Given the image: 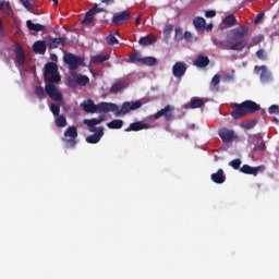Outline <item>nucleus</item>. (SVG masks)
I'll use <instances>...</instances> for the list:
<instances>
[{"label":"nucleus","mask_w":279,"mask_h":279,"mask_svg":"<svg viewBox=\"0 0 279 279\" xmlns=\"http://www.w3.org/2000/svg\"><path fill=\"white\" fill-rule=\"evenodd\" d=\"M142 64L146 66H156L158 64V59L154 57H145L142 59Z\"/></svg>","instance_id":"473e14b6"},{"label":"nucleus","mask_w":279,"mask_h":279,"mask_svg":"<svg viewBox=\"0 0 279 279\" xmlns=\"http://www.w3.org/2000/svg\"><path fill=\"white\" fill-rule=\"evenodd\" d=\"M211 181L215 182V184H223V182H226V174L223 173V169H218L216 173H213Z\"/></svg>","instance_id":"5701e85b"},{"label":"nucleus","mask_w":279,"mask_h":279,"mask_svg":"<svg viewBox=\"0 0 279 279\" xmlns=\"http://www.w3.org/2000/svg\"><path fill=\"white\" fill-rule=\"evenodd\" d=\"M204 106V100L202 98H192L190 101V108L195 109V108H202Z\"/></svg>","instance_id":"72a5a7b5"},{"label":"nucleus","mask_w":279,"mask_h":279,"mask_svg":"<svg viewBox=\"0 0 279 279\" xmlns=\"http://www.w3.org/2000/svg\"><path fill=\"white\" fill-rule=\"evenodd\" d=\"M171 32H173V25H168L163 29V34H167V35L171 34Z\"/></svg>","instance_id":"603ef678"},{"label":"nucleus","mask_w":279,"mask_h":279,"mask_svg":"<svg viewBox=\"0 0 279 279\" xmlns=\"http://www.w3.org/2000/svg\"><path fill=\"white\" fill-rule=\"evenodd\" d=\"M123 88H124L123 83L117 82V83H114V84L110 87V93H112L113 95H116L117 93H121V90H123Z\"/></svg>","instance_id":"f704fd0d"},{"label":"nucleus","mask_w":279,"mask_h":279,"mask_svg":"<svg viewBox=\"0 0 279 279\" xmlns=\"http://www.w3.org/2000/svg\"><path fill=\"white\" fill-rule=\"evenodd\" d=\"M263 16H265V14H263V13L257 14L255 17V24L260 23V21L263 20Z\"/></svg>","instance_id":"864d4df0"},{"label":"nucleus","mask_w":279,"mask_h":279,"mask_svg":"<svg viewBox=\"0 0 279 279\" xmlns=\"http://www.w3.org/2000/svg\"><path fill=\"white\" fill-rule=\"evenodd\" d=\"M223 25H230L231 27L234 25H239V21L236 20V17L232 14L227 15L223 21H222Z\"/></svg>","instance_id":"7c9ffc66"},{"label":"nucleus","mask_w":279,"mask_h":279,"mask_svg":"<svg viewBox=\"0 0 279 279\" xmlns=\"http://www.w3.org/2000/svg\"><path fill=\"white\" fill-rule=\"evenodd\" d=\"M50 60H51V62H57L58 54H56V53L50 54Z\"/></svg>","instance_id":"6e6d98bb"},{"label":"nucleus","mask_w":279,"mask_h":279,"mask_svg":"<svg viewBox=\"0 0 279 279\" xmlns=\"http://www.w3.org/2000/svg\"><path fill=\"white\" fill-rule=\"evenodd\" d=\"M63 60L65 64H68L70 71H75L76 69H80V66H86V63H84V58L75 56L71 52L65 53Z\"/></svg>","instance_id":"39448f33"},{"label":"nucleus","mask_w":279,"mask_h":279,"mask_svg":"<svg viewBox=\"0 0 279 279\" xmlns=\"http://www.w3.org/2000/svg\"><path fill=\"white\" fill-rule=\"evenodd\" d=\"M247 32H250L247 26L235 27L227 32L226 40L214 39V45L227 51H243L247 47V39H245Z\"/></svg>","instance_id":"f03ea898"},{"label":"nucleus","mask_w":279,"mask_h":279,"mask_svg":"<svg viewBox=\"0 0 279 279\" xmlns=\"http://www.w3.org/2000/svg\"><path fill=\"white\" fill-rule=\"evenodd\" d=\"M241 159H233L232 161L229 162V167H232V169H241Z\"/></svg>","instance_id":"a19ab883"},{"label":"nucleus","mask_w":279,"mask_h":279,"mask_svg":"<svg viewBox=\"0 0 279 279\" xmlns=\"http://www.w3.org/2000/svg\"><path fill=\"white\" fill-rule=\"evenodd\" d=\"M208 64H210V59L207 56H197L194 61V66H197L198 69H205Z\"/></svg>","instance_id":"4be33fe9"},{"label":"nucleus","mask_w":279,"mask_h":279,"mask_svg":"<svg viewBox=\"0 0 279 279\" xmlns=\"http://www.w3.org/2000/svg\"><path fill=\"white\" fill-rule=\"evenodd\" d=\"M141 130H149V124L143 121L133 122L124 130V132H141Z\"/></svg>","instance_id":"4468645a"},{"label":"nucleus","mask_w":279,"mask_h":279,"mask_svg":"<svg viewBox=\"0 0 279 279\" xmlns=\"http://www.w3.org/2000/svg\"><path fill=\"white\" fill-rule=\"evenodd\" d=\"M275 122L278 123V119L277 118L275 119Z\"/></svg>","instance_id":"e2e57ef3"},{"label":"nucleus","mask_w":279,"mask_h":279,"mask_svg":"<svg viewBox=\"0 0 279 279\" xmlns=\"http://www.w3.org/2000/svg\"><path fill=\"white\" fill-rule=\"evenodd\" d=\"M155 40H156V37H153L151 35H147L145 37H141L138 43L142 47H147L148 45H154Z\"/></svg>","instance_id":"bb28decb"},{"label":"nucleus","mask_w":279,"mask_h":279,"mask_svg":"<svg viewBox=\"0 0 279 279\" xmlns=\"http://www.w3.org/2000/svg\"><path fill=\"white\" fill-rule=\"evenodd\" d=\"M267 146L265 145V141L263 140V135H257L256 144L253 148V151H265Z\"/></svg>","instance_id":"393cba45"},{"label":"nucleus","mask_w":279,"mask_h":279,"mask_svg":"<svg viewBox=\"0 0 279 279\" xmlns=\"http://www.w3.org/2000/svg\"><path fill=\"white\" fill-rule=\"evenodd\" d=\"M104 12V8H99V4H95L89 11L86 12L85 17L82 20V25H93L95 15Z\"/></svg>","instance_id":"0eeeda50"},{"label":"nucleus","mask_w":279,"mask_h":279,"mask_svg":"<svg viewBox=\"0 0 279 279\" xmlns=\"http://www.w3.org/2000/svg\"><path fill=\"white\" fill-rule=\"evenodd\" d=\"M110 60V56L108 54H96L92 57L93 64H101L102 62H106Z\"/></svg>","instance_id":"cd10ccee"},{"label":"nucleus","mask_w":279,"mask_h":279,"mask_svg":"<svg viewBox=\"0 0 279 279\" xmlns=\"http://www.w3.org/2000/svg\"><path fill=\"white\" fill-rule=\"evenodd\" d=\"M35 95L37 96V98L43 101V99H45L46 95H45V88L43 86H36L35 87Z\"/></svg>","instance_id":"c9c22d12"},{"label":"nucleus","mask_w":279,"mask_h":279,"mask_svg":"<svg viewBox=\"0 0 279 279\" xmlns=\"http://www.w3.org/2000/svg\"><path fill=\"white\" fill-rule=\"evenodd\" d=\"M33 51L34 53H38L39 56H45V53L47 52V44L45 43V40L35 41L33 45Z\"/></svg>","instance_id":"aec40b11"},{"label":"nucleus","mask_w":279,"mask_h":279,"mask_svg":"<svg viewBox=\"0 0 279 279\" xmlns=\"http://www.w3.org/2000/svg\"><path fill=\"white\" fill-rule=\"evenodd\" d=\"M25 51L23 50V46L21 44H15V62L19 66H25Z\"/></svg>","instance_id":"9b49d317"},{"label":"nucleus","mask_w":279,"mask_h":279,"mask_svg":"<svg viewBox=\"0 0 279 279\" xmlns=\"http://www.w3.org/2000/svg\"><path fill=\"white\" fill-rule=\"evenodd\" d=\"M221 82V76L219 74L214 75L211 78V93H217L219 90V83Z\"/></svg>","instance_id":"c85d7f7f"},{"label":"nucleus","mask_w":279,"mask_h":279,"mask_svg":"<svg viewBox=\"0 0 279 279\" xmlns=\"http://www.w3.org/2000/svg\"><path fill=\"white\" fill-rule=\"evenodd\" d=\"M132 19L130 11L125 10L119 13L113 14L111 21L113 25H123V23H128Z\"/></svg>","instance_id":"1a4fd4ad"},{"label":"nucleus","mask_w":279,"mask_h":279,"mask_svg":"<svg viewBox=\"0 0 279 279\" xmlns=\"http://www.w3.org/2000/svg\"><path fill=\"white\" fill-rule=\"evenodd\" d=\"M102 121H105V118L104 116H100L98 119L97 118L85 119L83 123L88 128H93L89 130L90 132H97V128H95V125H99V123H102Z\"/></svg>","instance_id":"6ab92c4d"},{"label":"nucleus","mask_w":279,"mask_h":279,"mask_svg":"<svg viewBox=\"0 0 279 279\" xmlns=\"http://www.w3.org/2000/svg\"><path fill=\"white\" fill-rule=\"evenodd\" d=\"M184 38H185V40H191V38H193V35L191 34V32H185L184 33Z\"/></svg>","instance_id":"5fc2aeb1"},{"label":"nucleus","mask_w":279,"mask_h":279,"mask_svg":"<svg viewBox=\"0 0 279 279\" xmlns=\"http://www.w3.org/2000/svg\"><path fill=\"white\" fill-rule=\"evenodd\" d=\"M62 143L68 149H75L77 145V126L72 125L64 131Z\"/></svg>","instance_id":"20e7f679"},{"label":"nucleus","mask_w":279,"mask_h":279,"mask_svg":"<svg viewBox=\"0 0 279 279\" xmlns=\"http://www.w3.org/2000/svg\"><path fill=\"white\" fill-rule=\"evenodd\" d=\"M244 110L246 114H254V112H258L260 110V105L254 102L253 100L243 101Z\"/></svg>","instance_id":"dca6fc26"},{"label":"nucleus","mask_w":279,"mask_h":279,"mask_svg":"<svg viewBox=\"0 0 279 279\" xmlns=\"http://www.w3.org/2000/svg\"><path fill=\"white\" fill-rule=\"evenodd\" d=\"M174 34H175L174 39L178 41H180V40H182V38H184V33L182 32V29L180 27H177L174 29Z\"/></svg>","instance_id":"58836bf2"},{"label":"nucleus","mask_w":279,"mask_h":279,"mask_svg":"<svg viewBox=\"0 0 279 279\" xmlns=\"http://www.w3.org/2000/svg\"><path fill=\"white\" fill-rule=\"evenodd\" d=\"M0 32H3V20L0 17Z\"/></svg>","instance_id":"bf43d9fd"},{"label":"nucleus","mask_w":279,"mask_h":279,"mask_svg":"<svg viewBox=\"0 0 279 279\" xmlns=\"http://www.w3.org/2000/svg\"><path fill=\"white\" fill-rule=\"evenodd\" d=\"M104 137V126L98 128L97 132L86 137V143L89 145H97Z\"/></svg>","instance_id":"f8f14e48"},{"label":"nucleus","mask_w":279,"mask_h":279,"mask_svg":"<svg viewBox=\"0 0 279 279\" xmlns=\"http://www.w3.org/2000/svg\"><path fill=\"white\" fill-rule=\"evenodd\" d=\"M72 77L74 78V81H70V86L72 88H75V84H77L78 86H86V84L90 82V78H88V76L77 73L72 74Z\"/></svg>","instance_id":"9d476101"},{"label":"nucleus","mask_w":279,"mask_h":279,"mask_svg":"<svg viewBox=\"0 0 279 279\" xmlns=\"http://www.w3.org/2000/svg\"><path fill=\"white\" fill-rule=\"evenodd\" d=\"M135 25H141V16H137L135 20Z\"/></svg>","instance_id":"13d9d810"},{"label":"nucleus","mask_w":279,"mask_h":279,"mask_svg":"<svg viewBox=\"0 0 279 279\" xmlns=\"http://www.w3.org/2000/svg\"><path fill=\"white\" fill-rule=\"evenodd\" d=\"M257 123H258V120H250L243 124V128L244 130H252L253 128H256Z\"/></svg>","instance_id":"4c0bfd02"},{"label":"nucleus","mask_w":279,"mask_h":279,"mask_svg":"<svg viewBox=\"0 0 279 279\" xmlns=\"http://www.w3.org/2000/svg\"><path fill=\"white\" fill-rule=\"evenodd\" d=\"M223 82H234V70L231 73L225 74Z\"/></svg>","instance_id":"37998d69"},{"label":"nucleus","mask_w":279,"mask_h":279,"mask_svg":"<svg viewBox=\"0 0 279 279\" xmlns=\"http://www.w3.org/2000/svg\"><path fill=\"white\" fill-rule=\"evenodd\" d=\"M107 128H109V130H121V128H123V120H112L107 123Z\"/></svg>","instance_id":"c756f323"},{"label":"nucleus","mask_w":279,"mask_h":279,"mask_svg":"<svg viewBox=\"0 0 279 279\" xmlns=\"http://www.w3.org/2000/svg\"><path fill=\"white\" fill-rule=\"evenodd\" d=\"M259 69L260 74H259V80L263 83H267L270 82L271 80V72L269 70H267V65H262L258 68V65L255 66V71Z\"/></svg>","instance_id":"a211bd4d"},{"label":"nucleus","mask_w":279,"mask_h":279,"mask_svg":"<svg viewBox=\"0 0 279 279\" xmlns=\"http://www.w3.org/2000/svg\"><path fill=\"white\" fill-rule=\"evenodd\" d=\"M231 117H233L234 119H241L243 117H247L243 102L233 105Z\"/></svg>","instance_id":"ddd939ff"},{"label":"nucleus","mask_w":279,"mask_h":279,"mask_svg":"<svg viewBox=\"0 0 279 279\" xmlns=\"http://www.w3.org/2000/svg\"><path fill=\"white\" fill-rule=\"evenodd\" d=\"M58 73V64L53 62H48L45 64V80L48 75H56Z\"/></svg>","instance_id":"b1692460"},{"label":"nucleus","mask_w":279,"mask_h":279,"mask_svg":"<svg viewBox=\"0 0 279 279\" xmlns=\"http://www.w3.org/2000/svg\"><path fill=\"white\" fill-rule=\"evenodd\" d=\"M20 1L24 5V8H26V10H29L32 8L29 0H20Z\"/></svg>","instance_id":"3c124183"},{"label":"nucleus","mask_w":279,"mask_h":279,"mask_svg":"<svg viewBox=\"0 0 279 279\" xmlns=\"http://www.w3.org/2000/svg\"><path fill=\"white\" fill-rule=\"evenodd\" d=\"M240 171L245 175H258V171H260V167H252L250 165H243Z\"/></svg>","instance_id":"412c9836"},{"label":"nucleus","mask_w":279,"mask_h":279,"mask_svg":"<svg viewBox=\"0 0 279 279\" xmlns=\"http://www.w3.org/2000/svg\"><path fill=\"white\" fill-rule=\"evenodd\" d=\"M50 75L51 76H47V78H45V82H47L45 88L46 94L48 95V97H50V99H52V101H62V93H60L56 85H53L60 83V80H62V77H60L59 74Z\"/></svg>","instance_id":"7ed1b4c3"},{"label":"nucleus","mask_w":279,"mask_h":279,"mask_svg":"<svg viewBox=\"0 0 279 279\" xmlns=\"http://www.w3.org/2000/svg\"><path fill=\"white\" fill-rule=\"evenodd\" d=\"M60 45L61 47H64V45H66V37L51 38L47 44V47L49 50H51V49H58Z\"/></svg>","instance_id":"f3484780"},{"label":"nucleus","mask_w":279,"mask_h":279,"mask_svg":"<svg viewBox=\"0 0 279 279\" xmlns=\"http://www.w3.org/2000/svg\"><path fill=\"white\" fill-rule=\"evenodd\" d=\"M269 114H279V106L272 105L268 108Z\"/></svg>","instance_id":"c03bdc74"},{"label":"nucleus","mask_w":279,"mask_h":279,"mask_svg":"<svg viewBox=\"0 0 279 279\" xmlns=\"http://www.w3.org/2000/svg\"><path fill=\"white\" fill-rule=\"evenodd\" d=\"M50 110H51V112H52V114H53L54 117H59V116H60V105H58V104H52V105L50 106Z\"/></svg>","instance_id":"ea45409f"},{"label":"nucleus","mask_w":279,"mask_h":279,"mask_svg":"<svg viewBox=\"0 0 279 279\" xmlns=\"http://www.w3.org/2000/svg\"><path fill=\"white\" fill-rule=\"evenodd\" d=\"M54 5H58V0H52Z\"/></svg>","instance_id":"680f3d73"},{"label":"nucleus","mask_w":279,"mask_h":279,"mask_svg":"<svg viewBox=\"0 0 279 279\" xmlns=\"http://www.w3.org/2000/svg\"><path fill=\"white\" fill-rule=\"evenodd\" d=\"M130 60H131V62H141V64H143V58H141V56H138V54H132L130 57Z\"/></svg>","instance_id":"09e8293b"},{"label":"nucleus","mask_w":279,"mask_h":279,"mask_svg":"<svg viewBox=\"0 0 279 279\" xmlns=\"http://www.w3.org/2000/svg\"><path fill=\"white\" fill-rule=\"evenodd\" d=\"M193 25L195 29H204V27H206V20L204 17H195L193 20Z\"/></svg>","instance_id":"2f4dec72"},{"label":"nucleus","mask_w":279,"mask_h":279,"mask_svg":"<svg viewBox=\"0 0 279 279\" xmlns=\"http://www.w3.org/2000/svg\"><path fill=\"white\" fill-rule=\"evenodd\" d=\"M26 27H28V29L31 32H45V25H43V24H34V22H32V20H28L26 22Z\"/></svg>","instance_id":"a878e982"},{"label":"nucleus","mask_w":279,"mask_h":279,"mask_svg":"<svg viewBox=\"0 0 279 279\" xmlns=\"http://www.w3.org/2000/svg\"><path fill=\"white\" fill-rule=\"evenodd\" d=\"M262 114H263L264 119H265V117H267L265 109H262Z\"/></svg>","instance_id":"052dcab7"},{"label":"nucleus","mask_w":279,"mask_h":279,"mask_svg":"<svg viewBox=\"0 0 279 279\" xmlns=\"http://www.w3.org/2000/svg\"><path fill=\"white\" fill-rule=\"evenodd\" d=\"M264 38L265 37L263 35H258L256 37H253L252 43H253V45H260V43H263Z\"/></svg>","instance_id":"de8ad7c7"},{"label":"nucleus","mask_w":279,"mask_h":279,"mask_svg":"<svg viewBox=\"0 0 279 279\" xmlns=\"http://www.w3.org/2000/svg\"><path fill=\"white\" fill-rule=\"evenodd\" d=\"M84 112H90L95 114V112H104L108 114V112H113L114 117H125V114H130L133 110H138L143 108V101H125L121 107L117 106L113 102H99L95 105L92 99H87L81 104Z\"/></svg>","instance_id":"f257e3e1"},{"label":"nucleus","mask_w":279,"mask_h":279,"mask_svg":"<svg viewBox=\"0 0 279 279\" xmlns=\"http://www.w3.org/2000/svg\"><path fill=\"white\" fill-rule=\"evenodd\" d=\"M205 16H206V19H214V16H217V12H215L213 10H208L205 12Z\"/></svg>","instance_id":"8fccbe9b"},{"label":"nucleus","mask_w":279,"mask_h":279,"mask_svg":"<svg viewBox=\"0 0 279 279\" xmlns=\"http://www.w3.org/2000/svg\"><path fill=\"white\" fill-rule=\"evenodd\" d=\"M219 136L223 143H232V141H234V131L230 129H220Z\"/></svg>","instance_id":"2eb2a0df"},{"label":"nucleus","mask_w":279,"mask_h":279,"mask_svg":"<svg viewBox=\"0 0 279 279\" xmlns=\"http://www.w3.org/2000/svg\"><path fill=\"white\" fill-rule=\"evenodd\" d=\"M56 125L57 128H66V117L58 116L56 118Z\"/></svg>","instance_id":"e433bc0d"},{"label":"nucleus","mask_w":279,"mask_h":279,"mask_svg":"<svg viewBox=\"0 0 279 279\" xmlns=\"http://www.w3.org/2000/svg\"><path fill=\"white\" fill-rule=\"evenodd\" d=\"M256 56L259 60H267V54L264 49L257 50Z\"/></svg>","instance_id":"a18cd8bd"},{"label":"nucleus","mask_w":279,"mask_h":279,"mask_svg":"<svg viewBox=\"0 0 279 279\" xmlns=\"http://www.w3.org/2000/svg\"><path fill=\"white\" fill-rule=\"evenodd\" d=\"M175 110V107L171 106V105H167L163 109H160L159 111H157L153 117L154 119L158 120L161 117L165 118V121L169 122V121H173V112Z\"/></svg>","instance_id":"423d86ee"},{"label":"nucleus","mask_w":279,"mask_h":279,"mask_svg":"<svg viewBox=\"0 0 279 279\" xmlns=\"http://www.w3.org/2000/svg\"><path fill=\"white\" fill-rule=\"evenodd\" d=\"M101 3H106L107 5H112V3H114V0H101Z\"/></svg>","instance_id":"4d7b16f0"},{"label":"nucleus","mask_w":279,"mask_h":279,"mask_svg":"<svg viewBox=\"0 0 279 279\" xmlns=\"http://www.w3.org/2000/svg\"><path fill=\"white\" fill-rule=\"evenodd\" d=\"M106 40L108 45H119V39L114 35H108Z\"/></svg>","instance_id":"79ce46f5"},{"label":"nucleus","mask_w":279,"mask_h":279,"mask_svg":"<svg viewBox=\"0 0 279 279\" xmlns=\"http://www.w3.org/2000/svg\"><path fill=\"white\" fill-rule=\"evenodd\" d=\"M3 10H10V2H5V0H0V12Z\"/></svg>","instance_id":"49530a36"},{"label":"nucleus","mask_w":279,"mask_h":279,"mask_svg":"<svg viewBox=\"0 0 279 279\" xmlns=\"http://www.w3.org/2000/svg\"><path fill=\"white\" fill-rule=\"evenodd\" d=\"M189 69V65L184 61H178L172 66V74L178 78L184 77L186 74V71Z\"/></svg>","instance_id":"6e6552de"}]
</instances>
